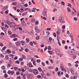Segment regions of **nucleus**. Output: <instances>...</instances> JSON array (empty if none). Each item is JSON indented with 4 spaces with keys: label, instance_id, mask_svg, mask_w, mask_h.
Masks as SVG:
<instances>
[{
    "label": "nucleus",
    "instance_id": "nucleus-1",
    "mask_svg": "<svg viewBox=\"0 0 79 79\" xmlns=\"http://www.w3.org/2000/svg\"><path fill=\"white\" fill-rule=\"evenodd\" d=\"M7 24L10 26V27H15L16 26V23L14 22H10L9 21L7 23Z\"/></svg>",
    "mask_w": 79,
    "mask_h": 79
},
{
    "label": "nucleus",
    "instance_id": "nucleus-2",
    "mask_svg": "<svg viewBox=\"0 0 79 79\" xmlns=\"http://www.w3.org/2000/svg\"><path fill=\"white\" fill-rule=\"evenodd\" d=\"M58 21L60 23H65V22L64 20V18L63 17L60 16L59 18Z\"/></svg>",
    "mask_w": 79,
    "mask_h": 79
},
{
    "label": "nucleus",
    "instance_id": "nucleus-3",
    "mask_svg": "<svg viewBox=\"0 0 79 79\" xmlns=\"http://www.w3.org/2000/svg\"><path fill=\"white\" fill-rule=\"evenodd\" d=\"M43 15L44 16L47 17V9H44L43 12Z\"/></svg>",
    "mask_w": 79,
    "mask_h": 79
},
{
    "label": "nucleus",
    "instance_id": "nucleus-4",
    "mask_svg": "<svg viewBox=\"0 0 79 79\" xmlns=\"http://www.w3.org/2000/svg\"><path fill=\"white\" fill-rule=\"evenodd\" d=\"M55 52H56V53L57 55H59V54L60 53V50H59V49H58V48L55 49Z\"/></svg>",
    "mask_w": 79,
    "mask_h": 79
},
{
    "label": "nucleus",
    "instance_id": "nucleus-5",
    "mask_svg": "<svg viewBox=\"0 0 79 79\" xmlns=\"http://www.w3.org/2000/svg\"><path fill=\"white\" fill-rule=\"evenodd\" d=\"M27 76L28 79H30V78H31V79H33L32 76L29 74H27Z\"/></svg>",
    "mask_w": 79,
    "mask_h": 79
},
{
    "label": "nucleus",
    "instance_id": "nucleus-6",
    "mask_svg": "<svg viewBox=\"0 0 79 79\" xmlns=\"http://www.w3.org/2000/svg\"><path fill=\"white\" fill-rule=\"evenodd\" d=\"M35 31L37 33H40V30L38 29V27H37V26H35Z\"/></svg>",
    "mask_w": 79,
    "mask_h": 79
},
{
    "label": "nucleus",
    "instance_id": "nucleus-7",
    "mask_svg": "<svg viewBox=\"0 0 79 79\" xmlns=\"http://www.w3.org/2000/svg\"><path fill=\"white\" fill-rule=\"evenodd\" d=\"M10 37H19V36H18V35L16 34H13V35H10Z\"/></svg>",
    "mask_w": 79,
    "mask_h": 79
},
{
    "label": "nucleus",
    "instance_id": "nucleus-8",
    "mask_svg": "<svg viewBox=\"0 0 79 79\" xmlns=\"http://www.w3.org/2000/svg\"><path fill=\"white\" fill-rule=\"evenodd\" d=\"M7 73L9 74H11V75H13V74H14L15 73V72H14V71H11L10 70H9L7 72Z\"/></svg>",
    "mask_w": 79,
    "mask_h": 79
},
{
    "label": "nucleus",
    "instance_id": "nucleus-9",
    "mask_svg": "<svg viewBox=\"0 0 79 79\" xmlns=\"http://www.w3.org/2000/svg\"><path fill=\"white\" fill-rule=\"evenodd\" d=\"M15 45L17 47H19L20 45V41H18L15 43Z\"/></svg>",
    "mask_w": 79,
    "mask_h": 79
},
{
    "label": "nucleus",
    "instance_id": "nucleus-10",
    "mask_svg": "<svg viewBox=\"0 0 79 79\" xmlns=\"http://www.w3.org/2000/svg\"><path fill=\"white\" fill-rule=\"evenodd\" d=\"M34 71V74H37L39 73V72H38V70L36 69H34L33 70Z\"/></svg>",
    "mask_w": 79,
    "mask_h": 79
},
{
    "label": "nucleus",
    "instance_id": "nucleus-11",
    "mask_svg": "<svg viewBox=\"0 0 79 79\" xmlns=\"http://www.w3.org/2000/svg\"><path fill=\"white\" fill-rule=\"evenodd\" d=\"M9 56H10L9 60H13V58L14 55L10 54Z\"/></svg>",
    "mask_w": 79,
    "mask_h": 79
},
{
    "label": "nucleus",
    "instance_id": "nucleus-12",
    "mask_svg": "<svg viewBox=\"0 0 79 79\" xmlns=\"http://www.w3.org/2000/svg\"><path fill=\"white\" fill-rule=\"evenodd\" d=\"M70 70L72 74H74V70L73 69L70 68Z\"/></svg>",
    "mask_w": 79,
    "mask_h": 79
},
{
    "label": "nucleus",
    "instance_id": "nucleus-13",
    "mask_svg": "<svg viewBox=\"0 0 79 79\" xmlns=\"http://www.w3.org/2000/svg\"><path fill=\"white\" fill-rule=\"evenodd\" d=\"M69 53L70 55H74L75 54V52L73 51H69Z\"/></svg>",
    "mask_w": 79,
    "mask_h": 79
},
{
    "label": "nucleus",
    "instance_id": "nucleus-14",
    "mask_svg": "<svg viewBox=\"0 0 79 79\" xmlns=\"http://www.w3.org/2000/svg\"><path fill=\"white\" fill-rule=\"evenodd\" d=\"M2 29L3 31H4L5 32H6L7 31L6 29V28H5V27H2Z\"/></svg>",
    "mask_w": 79,
    "mask_h": 79
},
{
    "label": "nucleus",
    "instance_id": "nucleus-15",
    "mask_svg": "<svg viewBox=\"0 0 79 79\" xmlns=\"http://www.w3.org/2000/svg\"><path fill=\"white\" fill-rule=\"evenodd\" d=\"M60 28L58 29L57 31H56V33L59 35L60 34Z\"/></svg>",
    "mask_w": 79,
    "mask_h": 79
},
{
    "label": "nucleus",
    "instance_id": "nucleus-16",
    "mask_svg": "<svg viewBox=\"0 0 79 79\" xmlns=\"http://www.w3.org/2000/svg\"><path fill=\"white\" fill-rule=\"evenodd\" d=\"M5 59L6 60H9L10 59L9 58V56H8V55H6L5 57Z\"/></svg>",
    "mask_w": 79,
    "mask_h": 79
},
{
    "label": "nucleus",
    "instance_id": "nucleus-17",
    "mask_svg": "<svg viewBox=\"0 0 79 79\" xmlns=\"http://www.w3.org/2000/svg\"><path fill=\"white\" fill-rule=\"evenodd\" d=\"M6 52L7 53L10 54L11 53V50L10 49H8L6 50Z\"/></svg>",
    "mask_w": 79,
    "mask_h": 79
},
{
    "label": "nucleus",
    "instance_id": "nucleus-18",
    "mask_svg": "<svg viewBox=\"0 0 79 79\" xmlns=\"http://www.w3.org/2000/svg\"><path fill=\"white\" fill-rule=\"evenodd\" d=\"M21 23L22 24L23 26H26V23H25L24 21H22Z\"/></svg>",
    "mask_w": 79,
    "mask_h": 79
},
{
    "label": "nucleus",
    "instance_id": "nucleus-19",
    "mask_svg": "<svg viewBox=\"0 0 79 79\" xmlns=\"http://www.w3.org/2000/svg\"><path fill=\"white\" fill-rule=\"evenodd\" d=\"M60 68H61V70H63V69L64 68V66H63V65L61 64L60 65Z\"/></svg>",
    "mask_w": 79,
    "mask_h": 79
},
{
    "label": "nucleus",
    "instance_id": "nucleus-20",
    "mask_svg": "<svg viewBox=\"0 0 79 79\" xmlns=\"http://www.w3.org/2000/svg\"><path fill=\"white\" fill-rule=\"evenodd\" d=\"M21 43L22 45H24L25 44V42L23 41H21Z\"/></svg>",
    "mask_w": 79,
    "mask_h": 79
},
{
    "label": "nucleus",
    "instance_id": "nucleus-21",
    "mask_svg": "<svg viewBox=\"0 0 79 79\" xmlns=\"http://www.w3.org/2000/svg\"><path fill=\"white\" fill-rule=\"evenodd\" d=\"M39 37H40V36L39 35L37 36L36 37V40H39Z\"/></svg>",
    "mask_w": 79,
    "mask_h": 79
},
{
    "label": "nucleus",
    "instance_id": "nucleus-22",
    "mask_svg": "<svg viewBox=\"0 0 79 79\" xmlns=\"http://www.w3.org/2000/svg\"><path fill=\"white\" fill-rule=\"evenodd\" d=\"M26 40L27 43H28V42H29V41H30L29 39V38H26Z\"/></svg>",
    "mask_w": 79,
    "mask_h": 79
},
{
    "label": "nucleus",
    "instance_id": "nucleus-23",
    "mask_svg": "<svg viewBox=\"0 0 79 79\" xmlns=\"http://www.w3.org/2000/svg\"><path fill=\"white\" fill-rule=\"evenodd\" d=\"M60 73H61V71H59L57 72V74H58V76H61V75H60Z\"/></svg>",
    "mask_w": 79,
    "mask_h": 79
},
{
    "label": "nucleus",
    "instance_id": "nucleus-24",
    "mask_svg": "<svg viewBox=\"0 0 79 79\" xmlns=\"http://www.w3.org/2000/svg\"><path fill=\"white\" fill-rule=\"evenodd\" d=\"M1 68L3 70H5V66H4V65H3L1 67Z\"/></svg>",
    "mask_w": 79,
    "mask_h": 79
},
{
    "label": "nucleus",
    "instance_id": "nucleus-25",
    "mask_svg": "<svg viewBox=\"0 0 79 79\" xmlns=\"http://www.w3.org/2000/svg\"><path fill=\"white\" fill-rule=\"evenodd\" d=\"M29 66L30 68H31L32 67H34V66L32 65V63H30L29 64Z\"/></svg>",
    "mask_w": 79,
    "mask_h": 79
},
{
    "label": "nucleus",
    "instance_id": "nucleus-26",
    "mask_svg": "<svg viewBox=\"0 0 79 79\" xmlns=\"http://www.w3.org/2000/svg\"><path fill=\"white\" fill-rule=\"evenodd\" d=\"M48 52L49 53V54H50V55H52V54H53V52L51 51H48Z\"/></svg>",
    "mask_w": 79,
    "mask_h": 79
},
{
    "label": "nucleus",
    "instance_id": "nucleus-27",
    "mask_svg": "<svg viewBox=\"0 0 79 79\" xmlns=\"http://www.w3.org/2000/svg\"><path fill=\"white\" fill-rule=\"evenodd\" d=\"M67 11L68 12H71V9L69 7L67 8Z\"/></svg>",
    "mask_w": 79,
    "mask_h": 79
},
{
    "label": "nucleus",
    "instance_id": "nucleus-28",
    "mask_svg": "<svg viewBox=\"0 0 79 79\" xmlns=\"http://www.w3.org/2000/svg\"><path fill=\"white\" fill-rule=\"evenodd\" d=\"M69 37H71V38H73V34H70L69 35Z\"/></svg>",
    "mask_w": 79,
    "mask_h": 79
},
{
    "label": "nucleus",
    "instance_id": "nucleus-29",
    "mask_svg": "<svg viewBox=\"0 0 79 79\" xmlns=\"http://www.w3.org/2000/svg\"><path fill=\"white\" fill-rule=\"evenodd\" d=\"M49 60L50 61V62L52 63H53V60H52V59H49Z\"/></svg>",
    "mask_w": 79,
    "mask_h": 79
},
{
    "label": "nucleus",
    "instance_id": "nucleus-30",
    "mask_svg": "<svg viewBox=\"0 0 79 79\" xmlns=\"http://www.w3.org/2000/svg\"><path fill=\"white\" fill-rule=\"evenodd\" d=\"M25 52H26L27 53L29 52V49L27 48L25 49Z\"/></svg>",
    "mask_w": 79,
    "mask_h": 79
},
{
    "label": "nucleus",
    "instance_id": "nucleus-31",
    "mask_svg": "<svg viewBox=\"0 0 79 79\" xmlns=\"http://www.w3.org/2000/svg\"><path fill=\"white\" fill-rule=\"evenodd\" d=\"M7 68H10L11 66V64L10 63H8V64L7 66Z\"/></svg>",
    "mask_w": 79,
    "mask_h": 79
},
{
    "label": "nucleus",
    "instance_id": "nucleus-32",
    "mask_svg": "<svg viewBox=\"0 0 79 79\" xmlns=\"http://www.w3.org/2000/svg\"><path fill=\"white\" fill-rule=\"evenodd\" d=\"M8 33L10 35L12 33V32H11V31H8Z\"/></svg>",
    "mask_w": 79,
    "mask_h": 79
},
{
    "label": "nucleus",
    "instance_id": "nucleus-33",
    "mask_svg": "<svg viewBox=\"0 0 79 79\" xmlns=\"http://www.w3.org/2000/svg\"><path fill=\"white\" fill-rule=\"evenodd\" d=\"M14 70L15 71H17L18 70V68L16 67H14Z\"/></svg>",
    "mask_w": 79,
    "mask_h": 79
},
{
    "label": "nucleus",
    "instance_id": "nucleus-34",
    "mask_svg": "<svg viewBox=\"0 0 79 79\" xmlns=\"http://www.w3.org/2000/svg\"><path fill=\"white\" fill-rule=\"evenodd\" d=\"M6 9H7V7H5L3 8L2 9L3 11H5V10H6Z\"/></svg>",
    "mask_w": 79,
    "mask_h": 79
},
{
    "label": "nucleus",
    "instance_id": "nucleus-35",
    "mask_svg": "<svg viewBox=\"0 0 79 79\" xmlns=\"http://www.w3.org/2000/svg\"><path fill=\"white\" fill-rule=\"evenodd\" d=\"M5 27L6 28H8V27H9V26H8V25H7L6 24H5Z\"/></svg>",
    "mask_w": 79,
    "mask_h": 79
},
{
    "label": "nucleus",
    "instance_id": "nucleus-36",
    "mask_svg": "<svg viewBox=\"0 0 79 79\" xmlns=\"http://www.w3.org/2000/svg\"><path fill=\"white\" fill-rule=\"evenodd\" d=\"M23 79H26V74H24V75L23 76Z\"/></svg>",
    "mask_w": 79,
    "mask_h": 79
},
{
    "label": "nucleus",
    "instance_id": "nucleus-37",
    "mask_svg": "<svg viewBox=\"0 0 79 79\" xmlns=\"http://www.w3.org/2000/svg\"><path fill=\"white\" fill-rule=\"evenodd\" d=\"M66 28V27L64 25H63L62 27V28L63 29H64Z\"/></svg>",
    "mask_w": 79,
    "mask_h": 79
},
{
    "label": "nucleus",
    "instance_id": "nucleus-38",
    "mask_svg": "<svg viewBox=\"0 0 79 79\" xmlns=\"http://www.w3.org/2000/svg\"><path fill=\"white\" fill-rule=\"evenodd\" d=\"M38 69L39 71H42V69L40 67L38 68Z\"/></svg>",
    "mask_w": 79,
    "mask_h": 79
},
{
    "label": "nucleus",
    "instance_id": "nucleus-39",
    "mask_svg": "<svg viewBox=\"0 0 79 79\" xmlns=\"http://www.w3.org/2000/svg\"><path fill=\"white\" fill-rule=\"evenodd\" d=\"M67 6H69L70 8H71V4L69 3H68Z\"/></svg>",
    "mask_w": 79,
    "mask_h": 79
},
{
    "label": "nucleus",
    "instance_id": "nucleus-40",
    "mask_svg": "<svg viewBox=\"0 0 79 79\" xmlns=\"http://www.w3.org/2000/svg\"><path fill=\"white\" fill-rule=\"evenodd\" d=\"M22 56L23 59H26V56L25 55H22Z\"/></svg>",
    "mask_w": 79,
    "mask_h": 79
},
{
    "label": "nucleus",
    "instance_id": "nucleus-41",
    "mask_svg": "<svg viewBox=\"0 0 79 79\" xmlns=\"http://www.w3.org/2000/svg\"><path fill=\"white\" fill-rule=\"evenodd\" d=\"M33 64L35 66L36 65V64H35V61H34L33 62Z\"/></svg>",
    "mask_w": 79,
    "mask_h": 79
},
{
    "label": "nucleus",
    "instance_id": "nucleus-42",
    "mask_svg": "<svg viewBox=\"0 0 79 79\" xmlns=\"http://www.w3.org/2000/svg\"><path fill=\"white\" fill-rule=\"evenodd\" d=\"M14 49L15 50H18V48L16 47H14Z\"/></svg>",
    "mask_w": 79,
    "mask_h": 79
},
{
    "label": "nucleus",
    "instance_id": "nucleus-43",
    "mask_svg": "<svg viewBox=\"0 0 79 79\" xmlns=\"http://www.w3.org/2000/svg\"><path fill=\"white\" fill-rule=\"evenodd\" d=\"M36 61L37 63H40V60L39 59L37 60Z\"/></svg>",
    "mask_w": 79,
    "mask_h": 79
},
{
    "label": "nucleus",
    "instance_id": "nucleus-44",
    "mask_svg": "<svg viewBox=\"0 0 79 79\" xmlns=\"http://www.w3.org/2000/svg\"><path fill=\"white\" fill-rule=\"evenodd\" d=\"M29 44L30 45H31L32 46L33 45V43H32V42H30L29 43Z\"/></svg>",
    "mask_w": 79,
    "mask_h": 79
},
{
    "label": "nucleus",
    "instance_id": "nucleus-45",
    "mask_svg": "<svg viewBox=\"0 0 79 79\" xmlns=\"http://www.w3.org/2000/svg\"><path fill=\"white\" fill-rule=\"evenodd\" d=\"M53 35L54 37H56V33H53Z\"/></svg>",
    "mask_w": 79,
    "mask_h": 79
},
{
    "label": "nucleus",
    "instance_id": "nucleus-46",
    "mask_svg": "<svg viewBox=\"0 0 79 79\" xmlns=\"http://www.w3.org/2000/svg\"><path fill=\"white\" fill-rule=\"evenodd\" d=\"M52 40V37H50L49 38V41H51Z\"/></svg>",
    "mask_w": 79,
    "mask_h": 79
},
{
    "label": "nucleus",
    "instance_id": "nucleus-47",
    "mask_svg": "<svg viewBox=\"0 0 79 79\" xmlns=\"http://www.w3.org/2000/svg\"><path fill=\"white\" fill-rule=\"evenodd\" d=\"M79 12H77V17H79Z\"/></svg>",
    "mask_w": 79,
    "mask_h": 79
},
{
    "label": "nucleus",
    "instance_id": "nucleus-48",
    "mask_svg": "<svg viewBox=\"0 0 79 79\" xmlns=\"http://www.w3.org/2000/svg\"><path fill=\"white\" fill-rule=\"evenodd\" d=\"M61 3L62 4V5H64V2L63 1H62L61 2Z\"/></svg>",
    "mask_w": 79,
    "mask_h": 79
},
{
    "label": "nucleus",
    "instance_id": "nucleus-49",
    "mask_svg": "<svg viewBox=\"0 0 79 79\" xmlns=\"http://www.w3.org/2000/svg\"><path fill=\"white\" fill-rule=\"evenodd\" d=\"M14 19L15 21H18V18H14Z\"/></svg>",
    "mask_w": 79,
    "mask_h": 79
},
{
    "label": "nucleus",
    "instance_id": "nucleus-50",
    "mask_svg": "<svg viewBox=\"0 0 79 79\" xmlns=\"http://www.w3.org/2000/svg\"><path fill=\"white\" fill-rule=\"evenodd\" d=\"M57 40L58 41V42H60V38L58 37H57Z\"/></svg>",
    "mask_w": 79,
    "mask_h": 79
},
{
    "label": "nucleus",
    "instance_id": "nucleus-51",
    "mask_svg": "<svg viewBox=\"0 0 79 79\" xmlns=\"http://www.w3.org/2000/svg\"><path fill=\"white\" fill-rule=\"evenodd\" d=\"M23 58H20L19 59L20 61H23Z\"/></svg>",
    "mask_w": 79,
    "mask_h": 79
},
{
    "label": "nucleus",
    "instance_id": "nucleus-52",
    "mask_svg": "<svg viewBox=\"0 0 79 79\" xmlns=\"http://www.w3.org/2000/svg\"><path fill=\"white\" fill-rule=\"evenodd\" d=\"M43 19H44V20H47V18L45 17H43Z\"/></svg>",
    "mask_w": 79,
    "mask_h": 79
},
{
    "label": "nucleus",
    "instance_id": "nucleus-53",
    "mask_svg": "<svg viewBox=\"0 0 79 79\" xmlns=\"http://www.w3.org/2000/svg\"><path fill=\"white\" fill-rule=\"evenodd\" d=\"M4 77L5 78L7 77H8V75H7V74H5L4 75Z\"/></svg>",
    "mask_w": 79,
    "mask_h": 79
},
{
    "label": "nucleus",
    "instance_id": "nucleus-54",
    "mask_svg": "<svg viewBox=\"0 0 79 79\" xmlns=\"http://www.w3.org/2000/svg\"><path fill=\"white\" fill-rule=\"evenodd\" d=\"M61 71H66V69H64V68H63V69H62V70H61Z\"/></svg>",
    "mask_w": 79,
    "mask_h": 79
},
{
    "label": "nucleus",
    "instance_id": "nucleus-55",
    "mask_svg": "<svg viewBox=\"0 0 79 79\" xmlns=\"http://www.w3.org/2000/svg\"><path fill=\"white\" fill-rule=\"evenodd\" d=\"M56 71H58V67H56V70H55Z\"/></svg>",
    "mask_w": 79,
    "mask_h": 79
},
{
    "label": "nucleus",
    "instance_id": "nucleus-56",
    "mask_svg": "<svg viewBox=\"0 0 79 79\" xmlns=\"http://www.w3.org/2000/svg\"><path fill=\"white\" fill-rule=\"evenodd\" d=\"M16 74L17 75H19V72L18 71L16 73Z\"/></svg>",
    "mask_w": 79,
    "mask_h": 79
},
{
    "label": "nucleus",
    "instance_id": "nucleus-57",
    "mask_svg": "<svg viewBox=\"0 0 79 79\" xmlns=\"http://www.w3.org/2000/svg\"><path fill=\"white\" fill-rule=\"evenodd\" d=\"M42 64L43 66H45V63L43 62H42Z\"/></svg>",
    "mask_w": 79,
    "mask_h": 79
},
{
    "label": "nucleus",
    "instance_id": "nucleus-58",
    "mask_svg": "<svg viewBox=\"0 0 79 79\" xmlns=\"http://www.w3.org/2000/svg\"><path fill=\"white\" fill-rule=\"evenodd\" d=\"M68 65L69 66H71V64L70 63H68Z\"/></svg>",
    "mask_w": 79,
    "mask_h": 79
},
{
    "label": "nucleus",
    "instance_id": "nucleus-59",
    "mask_svg": "<svg viewBox=\"0 0 79 79\" xmlns=\"http://www.w3.org/2000/svg\"><path fill=\"white\" fill-rule=\"evenodd\" d=\"M0 46H1V47H3V44L2 43H0Z\"/></svg>",
    "mask_w": 79,
    "mask_h": 79
},
{
    "label": "nucleus",
    "instance_id": "nucleus-60",
    "mask_svg": "<svg viewBox=\"0 0 79 79\" xmlns=\"http://www.w3.org/2000/svg\"><path fill=\"white\" fill-rule=\"evenodd\" d=\"M47 31H51V28H47Z\"/></svg>",
    "mask_w": 79,
    "mask_h": 79
},
{
    "label": "nucleus",
    "instance_id": "nucleus-61",
    "mask_svg": "<svg viewBox=\"0 0 79 79\" xmlns=\"http://www.w3.org/2000/svg\"><path fill=\"white\" fill-rule=\"evenodd\" d=\"M77 77H77H76L75 76H73V79H76Z\"/></svg>",
    "mask_w": 79,
    "mask_h": 79
},
{
    "label": "nucleus",
    "instance_id": "nucleus-62",
    "mask_svg": "<svg viewBox=\"0 0 79 79\" xmlns=\"http://www.w3.org/2000/svg\"><path fill=\"white\" fill-rule=\"evenodd\" d=\"M46 75H47V76H51V75L49 73H47V74H46Z\"/></svg>",
    "mask_w": 79,
    "mask_h": 79
},
{
    "label": "nucleus",
    "instance_id": "nucleus-63",
    "mask_svg": "<svg viewBox=\"0 0 79 79\" xmlns=\"http://www.w3.org/2000/svg\"><path fill=\"white\" fill-rule=\"evenodd\" d=\"M48 49L49 50H51V47L50 46H49L48 47Z\"/></svg>",
    "mask_w": 79,
    "mask_h": 79
},
{
    "label": "nucleus",
    "instance_id": "nucleus-64",
    "mask_svg": "<svg viewBox=\"0 0 79 79\" xmlns=\"http://www.w3.org/2000/svg\"><path fill=\"white\" fill-rule=\"evenodd\" d=\"M17 79H21V77L19 76L17 77Z\"/></svg>",
    "mask_w": 79,
    "mask_h": 79
}]
</instances>
